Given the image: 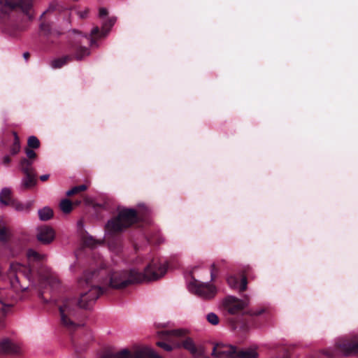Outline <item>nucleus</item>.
I'll list each match as a JSON object with an SVG mask.
<instances>
[{"label":"nucleus","mask_w":358,"mask_h":358,"mask_svg":"<svg viewBox=\"0 0 358 358\" xmlns=\"http://www.w3.org/2000/svg\"><path fill=\"white\" fill-rule=\"evenodd\" d=\"M168 265L153 259L141 272L131 268L113 271L106 275L103 268L85 271L78 283L83 290L80 298H66L59 306L62 324L69 330H75L80 323V308H89L100 295L108 292L109 289H122L130 285L157 280L166 273Z\"/></svg>","instance_id":"1"},{"label":"nucleus","mask_w":358,"mask_h":358,"mask_svg":"<svg viewBox=\"0 0 358 358\" xmlns=\"http://www.w3.org/2000/svg\"><path fill=\"white\" fill-rule=\"evenodd\" d=\"M27 257L29 267L20 264H13L10 265L8 278L13 288L24 289L21 285V278L23 277L29 280L32 273L35 272L34 264H40L45 257L44 255H41L32 249L28 250Z\"/></svg>","instance_id":"2"},{"label":"nucleus","mask_w":358,"mask_h":358,"mask_svg":"<svg viewBox=\"0 0 358 358\" xmlns=\"http://www.w3.org/2000/svg\"><path fill=\"white\" fill-rule=\"evenodd\" d=\"M139 221L140 218L136 210L124 208L118 212L117 216L107 222L106 231L110 236H117Z\"/></svg>","instance_id":"3"},{"label":"nucleus","mask_w":358,"mask_h":358,"mask_svg":"<svg viewBox=\"0 0 358 358\" xmlns=\"http://www.w3.org/2000/svg\"><path fill=\"white\" fill-rule=\"evenodd\" d=\"M26 157L20 158L19 162V169L24 175L22 180V188L28 189L36 185V173L33 167L34 162L38 158L37 153L34 150L25 148Z\"/></svg>","instance_id":"4"},{"label":"nucleus","mask_w":358,"mask_h":358,"mask_svg":"<svg viewBox=\"0 0 358 358\" xmlns=\"http://www.w3.org/2000/svg\"><path fill=\"white\" fill-rule=\"evenodd\" d=\"M187 331L183 329H173L160 332L161 338L167 340L177 346H182L192 355L200 357L203 352L194 344L192 338L186 337Z\"/></svg>","instance_id":"5"},{"label":"nucleus","mask_w":358,"mask_h":358,"mask_svg":"<svg viewBox=\"0 0 358 358\" xmlns=\"http://www.w3.org/2000/svg\"><path fill=\"white\" fill-rule=\"evenodd\" d=\"M33 3L34 0H0V21H7L13 13L19 10L31 19L32 16L30 11Z\"/></svg>","instance_id":"6"},{"label":"nucleus","mask_w":358,"mask_h":358,"mask_svg":"<svg viewBox=\"0 0 358 358\" xmlns=\"http://www.w3.org/2000/svg\"><path fill=\"white\" fill-rule=\"evenodd\" d=\"M78 39H75L70 44L69 51L71 54L52 60L51 62L52 68L60 69L69 62L73 61V59L81 61L85 57L90 55V50L87 48L83 46V41L78 36Z\"/></svg>","instance_id":"7"},{"label":"nucleus","mask_w":358,"mask_h":358,"mask_svg":"<svg viewBox=\"0 0 358 358\" xmlns=\"http://www.w3.org/2000/svg\"><path fill=\"white\" fill-rule=\"evenodd\" d=\"M338 353L345 356L358 354V341L352 339L341 338L338 340L334 348L323 351V355L327 358H337Z\"/></svg>","instance_id":"8"},{"label":"nucleus","mask_w":358,"mask_h":358,"mask_svg":"<svg viewBox=\"0 0 358 358\" xmlns=\"http://www.w3.org/2000/svg\"><path fill=\"white\" fill-rule=\"evenodd\" d=\"M189 290L203 299H211L215 297L217 289L215 285L208 282H201L194 280L189 284Z\"/></svg>","instance_id":"9"},{"label":"nucleus","mask_w":358,"mask_h":358,"mask_svg":"<svg viewBox=\"0 0 358 358\" xmlns=\"http://www.w3.org/2000/svg\"><path fill=\"white\" fill-rule=\"evenodd\" d=\"M101 358H131V353L128 349H123L116 353L107 352ZM134 358H162L157 355L152 349L145 348L136 351Z\"/></svg>","instance_id":"10"},{"label":"nucleus","mask_w":358,"mask_h":358,"mask_svg":"<svg viewBox=\"0 0 358 358\" xmlns=\"http://www.w3.org/2000/svg\"><path fill=\"white\" fill-rule=\"evenodd\" d=\"M115 22L116 17H109L103 22L102 24L101 31H100L98 27H95L92 29L91 31V35L90 36L87 35H83L80 33H79L78 37L89 41L90 43V45H93L96 43V39L102 36H105L110 31L113 26L115 24Z\"/></svg>","instance_id":"11"},{"label":"nucleus","mask_w":358,"mask_h":358,"mask_svg":"<svg viewBox=\"0 0 358 358\" xmlns=\"http://www.w3.org/2000/svg\"><path fill=\"white\" fill-rule=\"evenodd\" d=\"M224 308L231 314H236L241 311L246 306L245 303L233 296H227L223 302Z\"/></svg>","instance_id":"12"},{"label":"nucleus","mask_w":358,"mask_h":358,"mask_svg":"<svg viewBox=\"0 0 358 358\" xmlns=\"http://www.w3.org/2000/svg\"><path fill=\"white\" fill-rule=\"evenodd\" d=\"M235 347L222 343H217L214 345L212 356L217 358H234Z\"/></svg>","instance_id":"13"},{"label":"nucleus","mask_w":358,"mask_h":358,"mask_svg":"<svg viewBox=\"0 0 358 358\" xmlns=\"http://www.w3.org/2000/svg\"><path fill=\"white\" fill-rule=\"evenodd\" d=\"M55 233L54 229L47 225H43L37 229V240L43 244H49L55 238Z\"/></svg>","instance_id":"14"},{"label":"nucleus","mask_w":358,"mask_h":358,"mask_svg":"<svg viewBox=\"0 0 358 358\" xmlns=\"http://www.w3.org/2000/svg\"><path fill=\"white\" fill-rule=\"evenodd\" d=\"M20 348L8 339H4L0 342V355H19Z\"/></svg>","instance_id":"15"},{"label":"nucleus","mask_w":358,"mask_h":358,"mask_svg":"<svg viewBox=\"0 0 358 358\" xmlns=\"http://www.w3.org/2000/svg\"><path fill=\"white\" fill-rule=\"evenodd\" d=\"M227 262L225 259H218L212 264L210 266V279L215 281L220 270L227 268Z\"/></svg>","instance_id":"16"},{"label":"nucleus","mask_w":358,"mask_h":358,"mask_svg":"<svg viewBox=\"0 0 358 358\" xmlns=\"http://www.w3.org/2000/svg\"><path fill=\"white\" fill-rule=\"evenodd\" d=\"M258 353L252 348L245 350L238 349L235 347L234 358H257Z\"/></svg>","instance_id":"17"},{"label":"nucleus","mask_w":358,"mask_h":358,"mask_svg":"<svg viewBox=\"0 0 358 358\" xmlns=\"http://www.w3.org/2000/svg\"><path fill=\"white\" fill-rule=\"evenodd\" d=\"M14 201L11 189L8 187L3 188L0 192V203L5 206H11Z\"/></svg>","instance_id":"18"},{"label":"nucleus","mask_w":358,"mask_h":358,"mask_svg":"<svg viewBox=\"0 0 358 358\" xmlns=\"http://www.w3.org/2000/svg\"><path fill=\"white\" fill-rule=\"evenodd\" d=\"M13 136H14V140H13L12 145L10 147V153L11 155L15 156L20 152V151L21 150V145H20V138H19L17 132L13 131Z\"/></svg>","instance_id":"19"},{"label":"nucleus","mask_w":358,"mask_h":358,"mask_svg":"<svg viewBox=\"0 0 358 358\" xmlns=\"http://www.w3.org/2000/svg\"><path fill=\"white\" fill-rule=\"evenodd\" d=\"M38 217L42 221H47L53 217V210L49 207H44L38 212Z\"/></svg>","instance_id":"20"},{"label":"nucleus","mask_w":358,"mask_h":358,"mask_svg":"<svg viewBox=\"0 0 358 358\" xmlns=\"http://www.w3.org/2000/svg\"><path fill=\"white\" fill-rule=\"evenodd\" d=\"M59 208L64 213L69 214L73 210V203L68 199H64L59 203Z\"/></svg>","instance_id":"21"},{"label":"nucleus","mask_w":358,"mask_h":358,"mask_svg":"<svg viewBox=\"0 0 358 358\" xmlns=\"http://www.w3.org/2000/svg\"><path fill=\"white\" fill-rule=\"evenodd\" d=\"M32 205H33L32 201H29L27 203L24 204V203H20L15 200L13 201V203H12L11 206H13L15 210H17L18 211H24H24L28 212L31 208Z\"/></svg>","instance_id":"22"},{"label":"nucleus","mask_w":358,"mask_h":358,"mask_svg":"<svg viewBox=\"0 0 358 358\" xmlns=\"http://www.w3.org/2000/svg\"><path fill=\"white\" fill-rule=\"evenodd\" d=\"M41 146V142L38 138L35 136H31L27 139V146L26 148L36 150Z\"/></svg>","instance_id":"23"},{"label":"nucleus","mask_w":358,"mask_h":358,"mask_svg":"<svg viewBox=\"0 0 358 358\" xmlns=\"http://www.w3.org/2000/svg\"><path fill=\"white\" fill-rule=\"evenodd\" d=\"M10 234L8 227L2 223H0V241H7L10 238Z\"/></svg>","instance_id":"24"},{"label":"nucleus","mask_w":358,"mask_h":358,"mask_svg":"<svg viewBox=\"0 0 358 358\" xmlns=\"http://www.w3.org/2000/svg\"><path fill=\"white\" fill-rule=\"evenodd\" d=\"M87 189V186L85 185H80L78 186H75L72 189H69L66 192L67 196H71L75 195L79 192H84Z\"/></svg>","instance_id":"25"},{"label":"nucleus","mask_w":358,"mask_h":358,"mask_svg":"<svg viewBox=\"0 0 358 358\" xmlns=\"http://www.w3.org/2000/svg\"><path fill=\"white\" fill-rule=\"evenodd\" d=\"M227 284L231 288H238L239 278L234 275H230L227 279Z\"/></svg>","instance_id":"26"},{"label":"nucleus","mask_w":358,"mask_h":358,"mask_svg":"<svg viewBox=\"0 0 358 358\" xmlns=\"http://www.w3.org/2000/svg\"><path fill=\"white\" fill-rule=\"evenodd\" d=\"M250 314L251 316H253V317H257V316H260V315H262L264 314L265 316L267 317V316L268 315V313L267 310L264 308H261L257 310H250Z\"/></svg>","instance_id":"27"},{"label":"nucleus","mask_w":358,"mask_h":358,"mask_svg":"<svg viewBox=\"0 0 358 358\" xmlns=\"http://www.w3.org/2000/svg\"><path fill=\"white\" fill-rule=\"evenodd\" d=\"M206 319L209 323L213 325H216L219 323V317L213 313H210L207 315Z\"/></svg>","instance_id":"28"},{"label":"nucleus","mask_w":358,"mask_h":358,"mask_svg":"<svg viewBox=\"0 0 358 358\" xmlns=\"http://www.w3.org/2000/svg\"><path fill=\"white\" fill-rule=\"evenodd\" d=\"M248 285V279L247 277L243 275L241 280V281L238 282V288L239 289V292H243L246 290Z\"/></svg>","instance_id":"29"},{"label":"nucleus","mask_w":358,"mask_h":358,"mask_svg":"<svg viewBox=\"0 0 358 358\" xmlns=\"http://www.w3.org/2000/svg\"><path fill=\"white\" fill-rule=\"evenodd\" d=\"M50 26L49 24L42 22L40 25V31L44 35H48L50 33Z\"/></svg>","instance_id":"30"},{"label":"nucleus","mask_w":358,"mask_h":358,"mask_svg":"<svg viewBox=\"0 0 358 358\" xmlns=\"http://www.w3.org/2000/svg\"><path fill=\"white\" fill-rule=\"evenodd\" d=\"M156 344L158 347L163 348L164 350H166L167 352H170L173 349V348L171 345H169L164 341H158V342H157Z\"/></svg>","instance_id":"31"},{"label":"nucleus","mask_w":358,"mask_h":358,"mask_svg":"<svg viewBox=\"0 0 358 358\" xmlns=\"http://www.w3.org/2000/svg\"><path fill=\"white\" fill-rule=\"evenodd\" d=\"M2 162L4 165L8 166L11 162V158L9 155H6L5 157H3Z\"/></svg>","instance_id":"32"},{"label":"nucleus","mask_w":358,"mask_h":358,"mask_svg":"<svg viewBox=\"0 0 358 358\" xmlns=\"http://www.w3.org/2000/svg\"><path fill=\"white\" fill-rule=\"evenodd\" d=\"M108 15V10L105 8H101L99 9V17H106Z\"/></svg>","instance_id":"33"},{"label":"nucleus","mask_w":358,"mask_h":358,"mask_svg":"<svg viewBox=\"0 0 358 358\" xmlns=\"http://www.w3.org/2000/svg\"><path fill=\"white\" fill-rule=\"evenodd\" d=\"M55 9H56L55 6L53 4H51V5L50 6V7H49V9H48V10H47L46 11H45V12L43 13V15H42V16H41V18H42V17H43V16L47 13L50 12V10H55Z\"/></svg>","instance_id":"34"},{"label":"nucleus","mask_w":358,"mask_h":358,"mask_svg":"<svg viewBox=\"0 0 358 358\" xmlns=\"http://www.w3.org/2000/svg\"><path fill=\"white\" fill-rule=\"evenodd\" d=\"M49 178H50L49 174H45V175H42L40 176V180L43 182H45V181L48 180Z\"/></svg>","instance_id":"35"},{"label":"nucleus","mask_w":358,"mask_h":358,"mask_svg":"<svg viewBox=\"0 0 358 358\" xmlns=\"http://www.w3.org/2000/svg\"><path fill=\"white\" fill-rule=\"evenodd\" d=\"M23 57L24 58L25 60H28L29 59V57H30L29 52H24Z\"/></svg>","instance_id":"36"},{"label":"nucleus","mask_w":358,"mask_h":358,"mask_svg":"<svg viewBox=\"0 0 358 358\" xmlns=\"http://www.w3.org/2000/svg\"><path fill=\"white\" fill-rule=\"evenodd\" d=\"M92 241V239L87 240L85 242V244L88 246L93 245V244L91 243Z\"/></svg>","instance_id":"37"},{"label":"nucleus","mask_w":358,"mask_h":358,"mask_svg":"<svg viewBox=\"0 0 358 358\" xmlns=\"http://www.w3.org/2000/svg\"><path fill=\"white\" fill-rule=\"evenodd\" d=\"M79 203H80V201H78V202H76V204H77V205H78V204H79Z\"/></svg>","instance_id":"38"}]
</instances>
